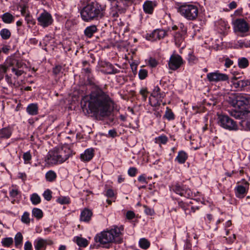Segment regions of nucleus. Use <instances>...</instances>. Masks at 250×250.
<instances>
[{
	"label": "nucleus",
	"instance_id": "obj_1",
	"mask_svg": "<svg viewBox=\"0 0 250 250\" xmlns=\"http://www.w3.org/2000/svg\"><path fill=\"white\" fill-rule=\"evenodd\" d=\"M84 106H87L91 113L101 117L108 116L110 114L112 101L107 93L101 88H96L91 93L83 98Z\"/></svg>",
	"mask_w": 250,
	"mask_h": 250
},
{
	"label": "nucleus",
	"instance_id": "obj_2",
	"mask_svg": "<svg viewBox=\"0 0 250 250\" xmlns=\"http://www.w3.org/2000/svg\"><path fill=\"white\" fill-rule=\"evenodd\" d=\"M94 240L105 248H109L113 243H121L123 242L121 228L114 227L110 229L104 230L96 234Z\"/></svg>",
	"mask_w": 250,
	"mask_h": 250
},
{
	"label": "nucleus",
	"instance_id": "obj_3",
	"mask_svg": "<svg viewBox=\"0 0 250 250\" xmlns=\"http://www.w3.org/2000/svg\"><path fill=\"white\" fill-rule=\"evenodd\" d=\"M104 15V10L97 2H91L85 6L81 11L82 20L86 22L98 21Z\"/></svg>",
	"mask_w": 250,
	"mask_h": 250
},
{
	"label": "nucleus",
	"instance_id": "obj_4",
	"mask_svg": "<svg viewBox=\"0 0 250 250\" xmlns=\"http://www.w3.org/2000/svg\"><path fill=\"white\" fill-rule=\"evenodd\" d=\"M72 155V150L67 146L55 148L49 151L45 161L48 164H62Z\"/></svg>",
	"mask_w": 250,
	"mask_h": 250
},
{
	"label": "nucleus",
	"instance_id": "obj_5",
	"mask_svg": "<svg viewBox=\"0 0 250 250\" xmlns=\"http://www.w3.org/2000/svg\"><path fill=\"white\" fill-rule=\"evenodd\" d=\"M238 103L236 109H232L228 110L230 116L234 117L235 119H240L243 118L247 112L246 109L250 107V96L239 95L238 98Z\"/></svg>",
	"mask_w": 250,
	"mask_h": 250
},
{
	"label": "nucleus",
	"instance_id": "obj_6",
	"mask_svg": "<svg viewBox=\"0 0 250 250\" xmlns=\"http://www.w3.org/2000/svg\"><path fill=\"white\" fill-rule=\"evenodd\" d=\"M23 63L14 57L8 58L5 61V65H0V78L3 77L4 74L10 67H12V71L15 73L17 77L21 76L24 71L20 69Z\"/></svg>",
	"mask_w": 250,
	"mask_h": 250
},
{
	"label": "nucleus",
	"instance_id": "obj_7",
	"mask_svg": "<svg viewBox=\"0 0 250 250\" xmlns=\"http://www.w3.org/2000/svg\"><path fill=\"white\" fill-rule=\"evenodd\" d=\"M178 12L188 20H195L198 15V9L196 5L192 4H184L181 5L178 10Z\"/></svg>",
	"mask_w": 250,
	"mask_h": 250
},
{
	"label": "nucleus",
	"instance_id": "obj_8",
	"mask_svg": "<svg viewBox=\"0 0 250 250\" xmlns=\"http://www.w3.org/2000/svg\"><path fill=\"white\" fill-rule=\"evenodd\" d=\"M110 2L111 9L122 14L125 12L127 7L133 3L132 0H108Z\"/></svg>",
	"mask_w": 250,
	"mask_h": 250
},
{
	"label": "nucleus",
	"instance_id": "obj_9",
	"mask_svg": "<svg viewBox=\"0 0 250 250\" xmlns=\"http://www.w3.org/2000/svg\"><path fill=\"white\" fill-rule=\"evenodd\" d=\"M218 124L223 128L229 130H236L237 125L235 121L225 115H218Z\"/></svg>",
	"mask_w": 250,
	"mask_h": 250
},
{
	"label": "nucleus",
	"instance_id": "obj_10",
	"mask_svg": "<svg viewBox=\"0 0 250 250\" xmlns=\"http://www.w3.org/2000/svg\"><path fill=\"white\" fill-rule=\"evenodd\" d=\"M160 88L156 86L154 87L153 92L149 98V102L152 106H158L163 102V99L165 96V92H161Z\"/></svg>",
	"mask_w": 250,
	"mask_h": 250
},
{
	"label": "nucleus",
	"instance_id": "obj_11",
	"mask_svg": "<svg viewBox=\"0 0 250 250\" xmlns=\"http://www.w3.org/2000/svg\"><path fill=\"white\" fill-rule=\"evenodd\" d=\"M182 57L178 54H172L168 62V68L172 70H176L183 64Z\"/></svg>",
	"mask_w": 250,
	"mask_h": 250
},
{
	"label": "nucleus",
	"instance_id": "obj_12",
	"mask_svg": "<svg viewBox=\"0 0 250 250\" xmlns=\"http://www.w3.org/2000/svg\"><path fill=\"white\" fill-rule=\"evenodd\" d=\"M39 24L43 27H46L50 25L53 22V19L51 15L46 11L40 14L37 19Z\"/></svg>",
	"mask_w": 250,
	"mask_h": 250
},
{
	"label": "nucleus",
	"instance_id": "obj_13",
	"mask_svg": "<svg viewBox=\"0 0 250 250\" xmlns=\"http://www.w3.org/2000/svg\"><path fill=\"white\" fill-rule=\"evenodd\" d=\"M99 64L102 68L101 71L106 74H115L119 72V70L114 68L113 65L106 62L101 61Z\"/></svg>",
	"mask_w": 250,
	"mask_h": 250
},
{
	"label": "nucleus",
	"instance_id": "obj_14",
	"mask_svg": "<svg viewBox=\"0 0 250 250\" xmlns=\"http://www.w3.org/2000/svg\"><path fill=\"white\" fill-rule=\"evenodd\" d=\"M207 78L210 82L226 81L229 80V76L227 74L218 72L208 73Z\"/></svg>",
	"mask_w": 250,
	"mask_h": 250
},
{
	"label": "nucleus",
	"instance_id": "obj_15",
	"mask_svg": "<svg viewBox=\"0 0 250 250\" xmlns=\"http://www.w3.org/2000/svg\"><path fill=\"white\" fill-rule=\"evenodd\" d=\"M234 28L236 31L241 33H245L249 30V26L244 19H237L234 22Z\"/></svg>",
	"mask_w": 250,
	"mask_h": 250
},
{
	"label": "nucleus",
	"instance_id": "obj_16",
	"mask_svg": "<svg viewBox=\"0 0 250 250\" xmlns=\"http://www.w3.org/2000/svg\"><path fill=\"white\" fill-rule=\"evenodd\" d=\"M243 181V185H238L235 188L236 195L238 198L244 197L249 189V183L245 180Z\"/></svg>",
	"mask_w": 250,
	"mask_h": 250
},
{
	"label": "nucleus",
	"instance_id": "obj_17",
	"mask_svg": "<svg viewBox=\"0 0 250 250\" xmlns=\"http://www.w3.org/2000/svg\"><path fill=\"white\" fill-rule=\"evenodd\" d=\"M166 34L167 32L165 30L156 29L154 30L153 32L149 35L148 40L151 41H155L157 39L160 40L164 38L166 36Z\"/></svg>",
	"mask_w": 250,
	"mask_h": 250
},
{
	"label": "nucleus",
	"instance_id": "obj_18",
	"mask_svg": "<svg viewBox=\"0 0 250 250\" xmlns=\"http://www.w3.org/2000/svg\"><path fill=\"white\" fill-rule=\"evenodd\" d=\"M47 244L46 240L38 238L34 242V247L36 250H45Z\"/></svg>",
	"mask_w": 250,
	"mask_h": 250
},
{
	"label": "nucleus",
	"instance_id": "obj_19",
	"mask_svg": "<svg viewBox=\"0 0 250 250\" xmlns=\"http://www.w3.org/2000/svg\"><path fill=\"white\" fill-rule=\"evenodd\" d=\"M156 5L155 2L146 1L143 5L144 10L145 13L151 14L153 13V9Z\"/></svg>",
	"mask_w": 250,
	"mask_h": 250
},
{
	"label": "nucleus",
	"instance_id": "obj_20",
	"mask_svg": "<svg viewBox=\"0 0 250 250\" xmlns=\"http://www.w3.org/2000/svg\"><path fill=\"white\" fill-rule=\"evenodd\" d=\"M92 215V212L88 209L85 208L81 213L80 220L84 222H88Z\"/></svg>",
	"mask_w": 250,
	"mask_h": 250
},
{
	"label": "nucleus",
	"instance_id": "obj_21",
	"mask_svg": "<svg viewBox=\"0 0 250 250\" xmlns=\"http://www.w3.org/2000/svg\"><path fill=\"white\" fill-rule=\"evenodd\" d=\"M97 26L95 25H92L87 27L84 30V33L85 36L88 38H91L93 34L97 31Z\"/></svg>",
	"mask_w": 250,
	"mask_h": 250
},
{
	"label": "nucleus",
	"instance_id": "obj_22",
	"mask_svg": "<svg viewBox=\"0 0 250 250\" xmlns=\"http://www.w3.org/2000/svg\"><path fill=\"white\" fill-rule=\"evenodd\" d=\"M93 157V150L92 149H86L83 154L81 155V158L84 161H90Z\"/></svg>",
	"mask_w": 250,
	"mask_h": 250
},
{
	"label": "nucleus",
	"instance_id": "obj_23",
	"mask_svg": "<svg viewBox=\"0 0 250 250\" xmlns=\"http://www.w3.org/2000/svg\"><path fill=\"white\" fill-rule=\"evenodd\" d=\"M188 157V154L184 151L182 150L179 152L178 155L175 158V160L180 164H184L187 160Z\"/></svg>",
	"mask_w": 250,
	"mask_h": 250
},
{
	"label": "nucleus",
	"instance_id": "obj_24",
	"mask_svg": "<svg viewBox=\"0 0 250 250\" xmlns=\"http://www.w3.org/2000/svg\"><path fill=\"white\" fill-rule=\"evenodd\" d=\"M26 111L31 115H36L38 113V106L36 104H31L26 108Z\"/></svg>",
	"mask_w": 250,
	"mask_h": 250
},
{
	"label": "nucleus",
	"instance_id": "obj_25",
	"mask_svg": "<svg viewBox=\"0 0 250 250\" xmlns=\"http://www.w3.org/2000/svg\"><path fill=\"white\" fill-rule=\"evenodd\" d=\"M238 95L235 94H232L230 95L228 98L227 101L234 107L237 108V103H238Z\"/></svg>",
	"mask_w": 250,
	"mask_h": 250
},
{
	"label": "nucleus",
	"instance_id": "obj_26",
	"mask_svg": "<svg viewBox=\"0 0 250 250\" xmlns=\"http://www.w3.org/2000/svg\"><path fill=\"white\" fill-rule=\"evenodd\" d=\"M74 241L77 244L82 247H86L88 245V241L85 238L79 236L74 237Z\"/></svg>",
	"mask_w": 250,
	"mask_h": 250
},
{
	"label": "nucleus",
	"instance_id": "obj_27",
	"mask_svg": "<svg viewBox=\"0 0 250 250\" xmlns=\"http://www.w3.org/2000/svg\"><path fill=\"white\" fill-rule=\"evenodd\" d=\"M12 134L11 130L8 128H3L0 129V138H8Z\"/></svg>",
	"mask_w": 250,
	"mask_h": 250
},
{
	"label": "nucleus",
	"instance_id": "obj_28",
	"mask_svg": "<svg viewBox=\"0 0 250 250\" xmlns=\"http://www.w3.org/2000/svg\"><path fill=\"white\" fill-rule=\"evenodd\" d=\"M2 19L4 22L10 23L14 21V17L9 13H4L2 16Z\"/></svg>",
	"mask_w": 250,
	"mask_h": 250
},
{
	"label": "nucleus",
	"instance_id": "obj_29",
	"mask_svg": "<svg viewBox=\"0 0 250 250\" xmlns=\"http://www.w3.org/2000/svg\"><path fill=\"white\" fill-rule=\"evenodd\" d=\"M11 32L9 30L6 28L2 29L0 31V35L3 40H7L11 36Z\"/></svg>",
	"mask_w": 250,
	"mask_h": 250
},
{
	"label": "nucleus",
	"instance_id": "obj_30",
	"mask_svg": "<svg viewBox=\"0 0 250 250\" xmlns=\"http://www.w3.org/2000/svg\"><path fill=\"white\" fill-rule=\"evenodd\" d=\"M23 237L21 233L18 232L17 233L15 237V243L16 247H19L21 246L22 242Z\"/></svg>",
	"mask_w": 250,
	"mask_h": 250
},
{
	"label": "nucleus",
	"instance_id": "obj_31",
	"mask_svg": "<svg viewBox=\"0 0 250 250\" xmlns=\"http://www.w3.org/2000/svg\"><path fill=\"white\" fill-rule=\"evenodd\" d=\"M139 245L141 248L146 250L149 248L150 243L147 239L142 238L139 241Z\"/></svg>",
	"mask_w": 250,
	"mask_h": 250
},
{
	"label": "nucleus",
	"instance_id": "obj_32",
	"mask_svg": "<svg viewBox=\"0 0 250 250\" xmlns=\"http://www.w3.org/2000/svg\"><path fill=\"white\" fill-rule=\"evenodd\" d=\"M32 214L35 217L38 219L42 218L43 216V212L42 210L38 208H34L33 209Z\"/></svg>",
	"mask_w": 250,
	"mask_h": 250
},
{
	"label": "nucleus",
	"instance_id": "obj_33",
	"mask_svg": "<svg viewBox=\"0 0 250 250\" xmlns=\"http://www.w3.org/2000/svg\"><path fill=\"white\" fill-rule=\"evenodd\" d=\"M185 187H186L180 185L179 184H176L175 185L173 186L172 190L176 194H179L181 196L183 190H184Z\"/></svg>",
	"mask_w": 250,
	"mask_h": 250
},
{
	"label": "nucleus",
	"instance_id": "obj_34",
	"mask_svg": "<svg viewBox=\"0 0 250 250\" xmlns=\"http://www.w3.org/2000/svg\"><path fill=\"white\" fill-rule=\"evenodd\" d=\"M45 177L48 181L52 182L56 178V174L53 171L50 170L46 173Z\"/></svg>",
	"mask_w": 250,
	"mask_h": 250
},
{
	"label": "nucleus",
	"instance_id": "obj_35",
	"mask_svg": "<svg viewBox=\"0 0 250 250\" xmlns=\"http://www.w3.org/2000/svg\"><path fill=\"white\" fill-rule=\"evenodd\" d=\"M31 201L33 205H37L41 202V198L37 193L32 194L30 198Z\"/></svg>",
	"mask_w": 250,
	"mask_h": 250
},
{
	"label": "nucleus",
	"instance_id": "obj_36",
	"mask_svg": "<svg viewBox=\"0 0 250 250\" xmlns=\"http://www.w3.org/2000/svg\"><path fill=\"white\" fill-rule=\"evenodd\" d=\"M238 65L240 68H244L249 65V61L247 59L242 58L239 59Z\"/></svg>",
	"mask_w": 250,
	"mask_h": 250
},
{
	"label": "nucleus",
	"instance_id": "obj_37",
	"mask_svg": "<svg viewBox=\"0 0 250 250\" xmlns=\"http://www.w3.org/2000/svg\"><path fill=\"white\" fill-rule=\"evenodd\" d=\"M237 78L236 77H233L231 81V83L234 88L241 90V80L237 81Z\"/></svg>",
	"mask_w": 250,
	"mask_h": 250
},
{
	"label": "nucleus",
	"instance_id": "obj_38",
	"mask_svg": "<svg viewBox=\"0 0 250 250\" xmlns=\"http://www.w3.org/2000/svg\"><path fill=\"white\" fill-rule=\"evenodd\" d=\"M13 243V239L11 237H7L2 240L1 243L4 247H9Z\"/></svg>",
	"mask_w": 250,
	"mask_h": 250
},
{
	"label": "nucleus",
	"instance_id": "obj_39",
	"mask_svg": "<svg viewBox=\"0 0 250 250\" xmlns=\"http://www.w3.org/2000/svg\"><path fill=\"white\" fill-rule=\"evenodd\" d=\"M181 196H184L186 198H189L192 197V192L188 188L185 187L181 195Z\"/></svg>",
	"mask_w": 250,
	"mask_h": 250
},
{
	"label": "nucleus",
	"instance_id": "obj_40",
	"mask_svg": "<svg viewBox=\"0 0 250 250\" xmlns=\"http://www.w3.org/2000/svg\"><path fill=\"white\" fill-rule=\"evenodd\" d=\"M57 201L61 205L68 204L70 203V199L68 197L61 196L58 198Z\"/></svg>",
	"mask_w": 250,
	"mask_h": 250
},
{
	"label": "nucleus",
	"instance_id": "obj_41",
	"mask_svg": "<svg viewBox=\"0 0 250 250\" xmlns=\"http://www.w3.org/2000/svg\"><path fill=\"white\" fill-rule=\"evenodd\" d=\"M178 208H181L183 209L186 214H188L189 212H188V210L189 209V205L184 203L182 201L178 202Z\"/></svg>",
	"mask_w": 250,
	"mask_h": 250
},
{
	"label": "nucleus",
	"instance_id": "obj_42",
	"mask_svg": "<svg viewBox=\"0 0 250 250\" xmlns=\"http://www.w3.org/2000/svg\"><path fill=\"white\" fill-rule=\"evenodd\" d=\"M167 138L165 135H161L155 138L156 143H160L163 144H165L167 142Z\"/></svg>",
	"mask_w": 250,
	"mask_h": 250
},
{
	"label": "nucleus",
	"instance_id": "obj_43",
	"mask_svg": "<svg viewBox=\"0 0 250 250\" xmlns=\"http://www.w3.org/2000/svg\"><path fill=\"white\" fill-rule=\"evenodd\" d=\"M165 117L169 120H172L174 118V115L172 111L167 108V110L166 111Z\"/></svg>",
	"mask_w": 250,
	"mask_h": 250
},
{
	"label": "nucleus",
	"instance_id": "obj_44",
	"mask_svg": "<svg viewBox=\"0 0 250 250\" xmlns=\"http://www.w3.org/2000/svg\"><path fill=\"white\" fill-rule=\"evenodd\" d=\"M43 196L47 201L51 200L52 198V191L49 189L45 190L43 193Z\"/></svg>",
	"mask_w": 250,
	"mask_h": 250
},
{
	"label": "nucleus",
	"instance_id": "obj_45",
	"mask_svg": "<svg viewBox=\"0 0 250 250\" xmlns=\"http://www.w3.org/2000/svg\"><path fill=\"white\" fill-rule=\"evenodd\" d=\"M21 221L25 224H29L30 223L29 214L28 212H24L21 216Z\"/></svg>",
	"mask_w": 250,
	"mask_h": 250
},
{
	"label": "nucleus",
	"instance_id": "obj_46",
	"mask_svg": "<svg viewBox=\"0 0 250 250\" xmlns=\"http://www.w3.org/2000/svg\"><path fill=\"white\" fill-rule=\"evenodd\" d=\"M147 76V71L146 69H141L139 72V77L141 80L145 79Z\"/></svg>",
	"mask_w": 250,
	"mask_h": 250
},
{
	"label": "nucleus",
	"instance_id": "obj_47",
	"mask_svg": "<svg viewBox=\"0 0 250 250\" xmlns=\"http://www.w3.org/2000/svg\"><path fill=\"white\" fill-rule=\"evenodd\" d=\"M31 155L29 152H26L23 154V159L25 164L29 163L31 159Z\"/></svg>",
	"mask_w": 250,
	"mask_h": 250
},
{
	"label": "nucleus",
	"instance_id": "obj_48",
	"mask_svg": "<svg viewBox=\"0 0 250 250\" xmlns=\"http://www.w3.org/2000/svg\"><path fill=\"white\" fill-rule=\"evenodd\" d=\"M241 90H243L245 87L250 85V80H241Z\"/></svg>",
	"mask_w": 250,
	"mask_h": 250
},
{
	"label": "nucleus",
	"instance_id": "obj_49",
	"mask_svg": "<svg viewBox=\"0 0 250 250\" xmlns=\"http://www.w3.org/2000/svg\"><path fill=\"white\" fill-rule=\"evenodd\" d=\"M137 171V169L136 167H132L128 170V174L131 177H134L136 175Z\"/></svg>",
	"mask_w": 250,
	"mask_h": 250
},
{
	"label": "nucleus",
	"instance_id": "obj_50",
	"mask_svg": "<svg viewBox=\"0 0 250 250\" xmlns=\"http://www.w3.org/2000/svg\"><path fill=\"white\" fill-rule=\"evenodd\" d=\"M148 64L152 67H155L158 64V62L155 59L150 58L148 60Z\"/></svg>",
	"mask_w": 250,
	"mask_h": 250
},
{
	"label": "nucleus",
	"instance_id": "obj_51",
	"mask_svg": "<svg viewBox=\"0 0 250 250\" xmlns=\"http://www.w3.org/2000/svg\"><path fill=\"white\" fill-rule=\"evenodd\" d=\"M62 67L60 65H57L53 69V73L55 75H58L61 71Z\"/></svg>",
	"mask_w": 250,
	"mask_h": 250
},
{
	"label": "nucleus",
	"instance_id": "obj_52",
	"mask_svg": "<svg viewBox=\"0 0 250 250\" xmlns=\"http://www.w3.org/2000/svg\"><path fill=\"white\" fill-rule=\"evenodd\" d=\"M126 217L129 220L132 219L135 217V213L132 211H128L126 213Z\"/></svg>",
	"mask_w": 250,
	"mask_h": 250
},
{
	"label": "nucleus",
	"instance_id": "obj_53",
	"mask_svg": "<svg viewBox=\"0 0 250 250\" xmlns=\"http://www.w3.org/2000/svg\"><path fill=\"white\" fill-rule=\"evenodd\" d=\"M105 195L107 197L112 198L115 195L113 190L111 189H108L106 190Z\"/></svg>",
	"mask_w": 250,
	"mask_h": 250
},
{
	"label": "nucleus",
	"instance_id": "obj_54",
	"mask_svg": "<svg viewBox=\"0 0 250 250\" xmlns=\"http://www.w3.org/2000/svg\"><path fill=\"white\" fill-rule=\"evenodd\" d=\"M233 61L230 60L229 58H227L225 59V66L226 67H229L231 65L233 64Z\"/></svg>",
	"mask_w": 250,
	"mask_h": 250
},
{
	"label": "nucleus",
	"instance_id": "obj_55",
	"mask_svg": "<svg viewBox=\"0 0 250 250\" xmlns=\"http://www.w3.org/2000/svg\"><path fill=\"white\" fill-rule=\"evenodd\" d=\"M144 207L145 208V212L146 214L150 215H152L154 214V212L153 209L147 207L146 206H144Z\"/></svg>",
	"mask_w": 250,
	"mask_h": 250
},
{
	"label": "nucleus",
	"instance_id": "obj_56",
	"mask_svg": "<svg viewBox=\"0 0 250 250\" xmlns=\"http://www.w3.org/2000/svg\"><path fill=\"white\" fill-rule=\"evenodd\" d=\"M140 94L142 95L144 100H146L147 97V91L146 89H142L140 91Z\"/></svg>",
	"mask_w": 250,
	"mask_h": 250
},
{
	"label": "nucleus",
	"instance_id": "obj_57",
	"mask_svg": "<svg viewBox=\"0 0 250 250\" xmlns=\"http://www.w3.org/2000/svg\"><path fill=\"white\" fill-rule=\"evenodd\" d=\"M32 244L29 241H27L25 242L24 244V250H31L32 249Z\"/></svg>",
	"mask_w": 250,
	"mask_h": 250
},
{
	"label": "nucleus",
	"instance_id": "obj_58",
	"mask_svg": "<svg viewBox=\"0 0 250 250\" xmlns=\"http://www.w3.org/2000/svg\"><path fill=\"white\" fill-rule=\"evenodd\" d=\"M184 250H191V244L188 240H186Z\"/></svg>",
	"mask_w": 250,
	"mask_h": 250
},
{
	"label": "nucleus",
	"instance_id": "obj_59",
	"mask_svg": "<svg viewBox=\"0 0 250 250\" xmlns=\"http://www.w3.org/2000/svg\"><path fill=\"white\" fill-rule=\"evenodd\" d=\"M19 194V191L17 189H13L10 191V195L12 197H15Z\"/></svg>",
	"mask_w": 250,
	"mask_h": 250
},
{
	"label": "nucleus",
	"instance_id": "obj_60",
	"mask_svg": "<svg viewBox=\"0 0 250 250\" xmlns=\"http://www.w3.org/2000/svg\"><path fill=\"white\" fill-rule=\"evenodd\" d=\"M138 181L143 183H147L146 177L144 175H140L138 179Z\"/></svg>",
	"mask_w": 250,
	"mask_h": 250
},
{
	"label": "nucleus",
	"instance_id": "obj_61",
	"mask_svg": "<svg viewBox=\"0 0 250 250\" xmlns=\"http://www.w3.org/2000/svg\"><path fill=\"white\" fill-rule=\"evenodd\" d=\"M108 134L110 137H114L116 136L117 132L115 130H110L108 131Z\"/></svg>",
	"mask_w": 250,
	"mask_h": 250
},
{
	"label": "nucleus",
	"instance_id": "obj_62",
	"mask_svg": "<svg viewBox=\"0 0 250 250\" xmlns=\"http://www.w3.org/2000/svg\"><path fill=\"white\" fill-rule=\"evenodd\" d=\"M237 6V3L235 1H232L229 4V8L230 9H234Z\"/></svg>",
	"mask_w": 250,
	"mask_h": 250
},
{
	"label": "nucleus",
	"instance_id": "obj_63",
	"mask_svg": "<svg viewBox=\"0 0 250 250\" xmlns=\"http://www.w3.org/2000/svg\"><path fill=\"white\" fill-rule=\"evenodd\" d=\"M1 52H3V53H7L9 51V48L8 46H6V45H5V46H3L1 49Z\"/></svg>",
	"mask_w": 250,
	"mask_h": 250
},
{
	"label": "nucleus",
	"instance_id": "obj_64",
	"mask_svg": "<svg viewBox=\"0 0 250 250\" xmlns=\"http://www.w3.org/2000/svg\"><path fill=\"white\" fill-rule=\"evenodd\" d=\"M119 12L117 11H113V10H112V17H114V18H117L119 16Z\"/></svg>",
	"mask_w": 250,
	"mask_h": 250
}]
</instances>
